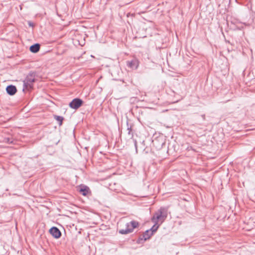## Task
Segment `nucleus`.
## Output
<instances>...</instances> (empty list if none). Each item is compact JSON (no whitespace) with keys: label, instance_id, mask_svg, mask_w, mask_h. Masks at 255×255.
Here are the masks:
<instances>
[{"label":"nucleus","instance_id":"9","mask_svg":"<svg viewBox=\"0 0 255 255\" xmlns=\"http://www.w3.org/2000/svg\"><path fill=\"white\" fill-rule=\"evenodd\" d=\"M40 49V44L38 43L34 44L30 47V50L33 53L37 52Z\"/></svg>","mask_w":255,"mask_h":255},{"label":"nucleus","instance_id":"7","mask_svg":"<svg viewBox=\"0 0 255 255\" xmlns=\"http://www.w3.org/2000/svg\"><path fill=\"white\" fill-rule=\"evenodd\" d=\"M6 91L7 94L9 95H13L16 93L17 89L15 86L9 85L7 86Z\"/></svg>","mask_w":255,"mask_h":255},{"label":"nucleus","instance_id":"5","mask_svg":"<svg viewBox=\"0 0 255 255\" xmlns=\"http://www.w3.org/2000/svg\"><path fill=\"white\" fill-rule=\"evenodd\" d=\"M127 65L128 68L131 69H136L139 65V61L137 59L134 58L130 61L127 62Z\"/></svg>","mask_w":255,"mask_h":255},{"label":"nucleus","instance_id":"1","mask_svg":"<svg viewBox=\"0 0 255 255\" xmlns=\"http://www.w3.org/2000/svg\"><path fill=\"white\" fill-rule=\"evenodd\" d=\"M167 216V210L164 208H160L156 212L151 218L153 223H160L161 224L166 219Z\"/></svg>","mask_w":255,"mask_h":255},{"label":"nucleus","instance_id":"2","mask_svg":"<svg viewBox=\"0 0 255 255\" xmlns=\"http://www.w3.org/2000/svg\"><path fill=\"white\" fill-rule=\"evenodd\" d=\"M139 225V223L136 221H131L129 223H127L126 224L125 229H120L119 231V233L122 235H126L130 233L133 232L135 228H138Z\"/></svg>","mask_w":255,"mask_h":255},{"label":"nucleus","instance_id":"14","mask_svg":"<svg viewBox=\"0 0 255 255\" xmlns=\"http://www.w3.org/2000/svg\"><path fill=\"white\" fill-rule=\"evenodd\" d=\"M28 25L30 26H33V24L31 22H28Z\"/></svg>","mask_w":255,"mask_h":255},{"label":"nucleus","instance_id":"3","mask_svg":"<svg viewBox=\"0 0 255 255\" xmlns=\"http://www.w3.org/2000/svg\"><path fill=\"white\" fill-rule=\"evenodd\" d=\"M35 80V75L33 73H29L23 81V90L24 89L28 90L32 89Z\"/></svg>","mask_w":255,"mask_h":255},{"label":"nucleus","instance_id":"11","mask_svg":"<svg viewBox=\"0 0 255 255\" xmlns=\"http://www.w3.org/2000/svg\"><path fill=\"white\" fill-rule=\"evenodd\" d=\"M154 225L151 227V228L149 230L151 231V232H152V234L153 233L155 232L158 228H159L160 224H158L157 223H154Z\"/></svg>","mask_w":255,"mask_h":255},{"label":"nucleus","instance_id":"6","mask_svg":"<svg viewBox=\"0 0 255 255\" xmlns=\"http://www.w3.org/2000/svg\"><path fill=\"white\" fill-rule=\"evenodd\" d=\"M49 232L52 236L56 239L59 238L61 236V233L60 230L57 227H52L50 229Z\"/></svg>","mask_w":255,"mask_h":255},{"label":"nucleus","instance_id":"13","mask_svg":"<svg viewBox=\"0 0 255 255\" xmlns=\"http://www.w3.org/2000/svg\"><path fill=\"white\" fill-rule=\"evenodd\" d=\"M134 145H135V149H136V151L137 152V142L136 140H134Z\"/></svg>","mask_w":255,"mask_h":255},{"label":"nucleus","instance_id":"4","mask_svg":"<svg viewBox=\"0 0 255 255\" xmlns=\"http://www.w3.org/2000/svg\"><path fill=\"white\" fill-rule=\"evenodd\" d=\"M83 104V101L79 98L74 99L69 104V107L73 109L77 110L80 108Z\"/></svg>","mask_w":255,"mask_h":255},{"label":"nucleus","instance_id":"10","mask_svg":"<svg viewBox=\"0 0 255 255\" xmlns=\"http://www.w3.org/2000/svg\"><path fill=\"white\" fill-rule=\"evenodd\" d=\"M89 188L87 186H84L83 188H81L80 190V193L84 196H86L89 192Z\"/></svg>","mask_w":255,"mask_h":255},{"label":"nucleus","instance_id":"15","mask_svg":"<svg viewBox=\"0 0 255 255\" xmlns=\"http://www.w3.org/2000/svg\"><path fill=\"white\" fill-rule=\"evenodd\" d=\"M128 134H130V132H131V128H128Z\"/></svg>","mask_w":255,"mask_h":255},{"label":"nucleus","instance_id":"8","mask_svg":"<svg viewBox=\"0 0 255 255\" xmlns=\"http://www.w3.org/2000/svg\"><path fill=\"white\" fill-rule=\"evenodd\" d=\"M152 232H151L150 230H147L142 235V237L140 238V239L142 240L144 239V241H146V240L150 238V237L152 236Z\"/></svg>","mask_w":255,"mask_h":255},{"label":"nucleus","instance_id":"12","mask_svg":"<svg viewBox=\"0 0 255 255\" xmlns=\"http://www.w3.org/2000/svg\"><path fill=\"white\" fill-rule=\"evenodd\" d=\"M54 118L56 120L59 122V125L61 126L62 124V121L63 120V118L59 116H55Z\"/></svg>","mask_w":255,"mask_h":255}]
</instances>
